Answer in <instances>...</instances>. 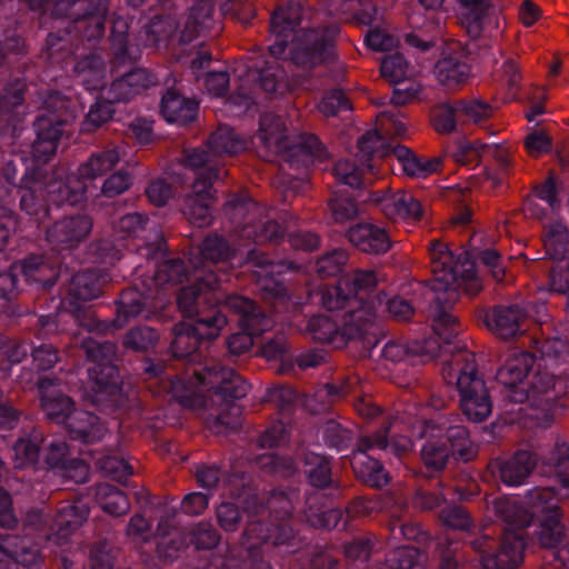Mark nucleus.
I'll list each match as a JSON object with an SVG mask.
<instances>
[{
    "mask_svg": "<svg viewBox=\"0 0 569 569\" xmlns=\"http://www.w3.org/2000/svg\"><path fill=\"white\" fill-rule=\"evenodd\" d=\"M435 73L438 81L448 88L461 84L470 76L467 57L460 50L450 51L437 62Z\"/></svg>",
    "mask_w": 569,
    "mask_h": 569,
    "instance_id": "nucleus-27",
    "label": "nucleus"
},
{
    "mask_svg": "<svg viewBox=\"0 0 569 569\" xmlns=\"http://www.w3.org/2000/svg\"><path fill=\"white\" fill-rule=\"evenodd\" d=\"M126 156L124 146H114L92 153L79 166L81 178L96 179L110 172Z\"/></svg>",
    "mask_w": 569,
    "mask_h": 569,
    "instance_id": "nucleus-29",
    "label": "nucleus"
},
{
    "mask_svg": "<svg viewBox=\"0 0 569 569\" xmlns=\"http://www.w3.org/2000/svg\"><path fill=\"white\" fill-rule=\"evenodd\" d=\"M536 466L535 456L529 451H519L500 467V478L509 486H519Z\"/></svg>",
    "mask_w": 569,
    "mask_h": 569,
    "instance_id": "nucleus-38",
    "label": "nucleus"
},
{
    "mask_svg": "<svg viewBox=\"0 0 569 569\" xmlns=\"http://www.w3.org/2000/svg\"><path fill=\"white\" fill-rule=\"evenodd\" d=\"M173 517L174 515L161 518L157 527V533L161 537L158 542V550L168 558L174 557L179 550L191 543L188 531L171 526Z\"/></svg>",
    "mask_w": 569,
    "mask_h": 569,
    "instance_id": "nucleus-36",
    "label": "nucleus"
},
{
    "mask_svg": "<svg viewBox=\"0 0 569 569\" xmlns=\"http://www.w3.org/2000/svg\"><path fill=\"white\" fill-rule=\"evenodd\" d=\"M24 83L16 80L12 84L4 88L0 94V116L8 113L11 109L23 102Z\"/></svg>",
    "mask_w": 569,
    "mask_h": 569,
    "instance_id": "nucleus-62",
    "label": "nucleus"
},
{
    "mask_svg": "<svg viewBox=\"0 0 569 569\" xmlns=\"http://www.w3.org/2000/svg\"><path fill=\"white\" fill-rule=\"evenodd\" d=\"M403 429V421L391 420L387 428L379 430L372 436H366L359 439L358 452L353 455L351 463L356 475L361 478L363 482L377 488L388 483V473L385 471L381 463L366 452L375 448H390L397 456L410 451L412 442L409 436H402L401 432Z\"/></svg>",
    "mask_w": 569,
    "mask_h": 569,
    "instance_id": "nucleus-8",
    "label": "nucleus"
},
{
    "mask_svg": "<svg viewBox=\"0 0 569 569\" xmlns=\"http://www.w3.org/2000/svg\"><path fill=\"white\" fill-rule=\"evenodd\" d=\"M398 38L383 28L370 30L366 36V43L376 51H389L398 46Z\"/></svg>",
    "mask_w": 569,
    "mask_h": 569,
    "instance_id": "nucleus-61",
    "label": "nucleus"
},
{
    "mask_svg": "<svg viewBox=\"0 0 569 569\" xmlns=\"http://www.w3.org/2000/svg\"><path fill=\"white\" fill-rule=\"evenodd\" d=\"M381 77L390 83H400L412 76L408 62L399 54H391L383 58L380 66Z\"/></svg>",
    "mask_w": 569,
    "mask_h": 569,
    "instance_id": "nucleus-48",
    "label": "nucleus"
},
{
    "mask_svg": "<svg viewBox=\"0 0 569 569\" xmlns=\"http://www.w3.org/2000/svg\"><path fill=\"white\" fill-rule=\"evenodd\" d=\"M38 387L41 392V407L47 417L59 423L64 422L68 415L73 411L71 399L56 389L52 380L43 379Z\"/></svg>",
    "mask_w": 569,
    "mask_h": 569,
    "instance_id": "nucleus-30",
    "label": "nucleus"
},
{
    "mask_svg": "<svg viewBox=\"0 0 569 569\" xmlns=\"http://www.w3.org/2000/svg\"><path fill=\"white\" fill-rule=\"evenodd\" d=\"M82 347L93 362V366L88 369L89 379L83 397L93 405L112 401L120 390L117 369L111 363L116 356V346L112 342H97L88 339L82 341Z\"/></svg>",
    "mask_w": 569,
    "mask_h": 569,
    "instance_id": "nucleus-12",
    "label": "nucleus"
},
{
    "mask_svg": "<svg viewBox=\"0 0 569 569\" xmlns=\"http://www.w3.org/2000/svg\"><path fill=\"white\" fill-rule=\"evenodd\" d=\"M224 306L239 316V325L244 330L228 338L227 346L233 355L248 351L253 343L252 337L272 327L271 319L258 310L248 298L230 296L226 298Z\"/></svg>",
    "mask_w": 569,
    "mask_h": 569,
    "instance_id": "nucleus-15",
    "label": "nucleus"
},
{
    "mask_svg": "<svg viewBox=\"0 0 569 569\" xmlns=\"http://www.w3.org/2000/svg\"><path fill=\"white\" fill-rule=\"evenodd\" d=\"M208 146L212 153L218 156L237 154L247 147L244 139L234 133L232 128L228 126H219L210 136Z\"/></svg>",
    "mask_w": 569,
    "mask_h": 569,
    "instance_id": "nucleus-39",
    "label": "nucleus"
},
{
    "mask_svg": "<svg viewBox=\"0 0 569 569\" xmlns=\"http://www.w3.org/2000/svg\"><path fill=\"white\" fill-rule=\"evenodd\" d=\"M184 277L186 268L180 259H170L160 263L153 277L141 279L134 288L121 293L114 319L116 326L123 327L141 313L147 300L160 297L170 287L180 283Z\"/></svg>",
    "mask_w": 569,
    "mask_h": 569,
    "instance_id": "nucleus-10",
    "label": "nucleus"
},
{
    "mask_svg": "<svg viewBox=\"0 0 569 569\" xmlns=\"http://www.w3.org/2000/svg\"><path fill=\"white\" fill-rule=\"evenodd\" d=\"M365 168L370 170L372 167L365 162H361V166L358 167L350 160H340L336 163L333 172L341 183L350 187H359Z\"/></svg>",
    "mask_w": 569,
    "mask_h": 569,
    "instance_id": "nucleus-51",
    "label": "nucleus"
},
{
    "mask_svg": "<svg viewBox=\"0 0 569 569\" xmlns=\"http://www.w3.org/2000/svg\"><path fill=\"white\" fill-rule=\"evenodd\" d=\"M270 31L273 43L269 50L273 57H281L288 48L290 60L302 68H312L327 59L328 47L339 29L332 27L328 34H320L313 28L310 10L299 2H289L278 8L271 17Z\"/></svg>",
    "mask_w": 569,
    "mask_h": 569,
    "instance_id": "nucleus-4",
    "label": "nucleus"
},
{
    "mask_svg": "<svg viewBox=\"0 0 569 569\" xmlns=\"http://www.w3.org/2000/svg\"><path fill=\"white\" fill-rule=\"evenodd\" d=\"M459 122H463L459 110V101L442 103L432 112V123L439 133L452 132Z\"/></svg>",
    "mask_w": 569,
    "mask_h": 569,
    "instance_id": "nucleus-46",
    "label": "nucleus"
},
{
    "mask_svg": "<svg viewBox=\"0 0 569 569\" xmlns=\"http://www.w3.org/2000/svg\"><path fill=\"white\" fill-rule=\"evenodd\" d=\"M459 110L463 122L471 121L473 123L488 120L493 113L492 107L480 100H459Z\"/></svg>",
    "mask_w": 569,
    "mask_h": 569,
    "instance_id": "nucleus-53",
    "label": "nucleus"
},
{
    "mask_svg": "<svg viewBox=\"0 0 569 569\" xmlns=\"http://www.w3.org/2000/svg\"><path fill=\"white\" fill-rule=\"evenodd\" d=\"M213 196L211 193L210 178L199 177L192 184L191 192L184 198L183 214L196 227H207L212 221L211 204Z\"/></svg>",
    "mask_w": 569,
    "mask_h": 569,
    "instance_id": "nucleus-21",
    "label": "nucleus"
},
{
    "mask_svg": "<svg viewBox=\"0 0 569 569\" xmlns=\"http://www.w3.org/2000/svg\"><path fill=\"white\" fill-rule=\"evenodd\" d=\"M508 529L499 545V548L491 552L493 540L482 537L475 541V549L481 555V569H515L522 561L523 540L522 537Z\"/></svg>",
    "mask_w": 569,
    "mask_h": 569,
    "instance_id": "nucleus-17",
    "label": "nucleus"
},
{
    "mask_svg": "<svg viewBox=\"0 0 569 569\" xmlns=\"http://www.w3.org/2000/svg\"><path fill=\"white\" fill-rule=\"evenodd\" d=\"M46 106L47 112L36 122L37 139L32 144V157L38 162H47L53 157L63 133V126L70 117L62 111L66 101L59 94L50 96Z\"/></svg>",
    "mask_w": 569,
    "mask_h": 569,
    "instance_id": "nucleus-14",
    "label": "nucleus"
},
{
    "mask_svg": "<svg viewBox=\"0 0 569 569\" xmlns=\"http://www.w3.org/2000/svg\"><path fill=\"white\" fill-rule=\"evenodd\" d=\"M563 390L560 376L551 371L547 363H538L525 387L513 390L508 398L513 402H528L532 410L529 417L537 426L547 428L560 411L557 399Z\"/></svg>",
    "mask_w": 569,
    "mask_h": 569,
    "instance_id": "nucleus-9",
    "label": "nucleus"
},
{
    "mask_svg": "<svg viewBox=\"0 0 569 569\" xmlns=\"http://www.w3.org/2000/svg\"><path fill=\"white\" fill-rule=\"evenodd\" d=\"M329 207L331 210L332 219L338 223H343L348 220H351L358 214L357 204L348 197L335 196L330 200Z\"/></svg>",
    "mask_w": 569,
    "mask_h": 569,
    "instance_id": "nucleus-58",
    "label": "nucleus"
},
{
    "mask_svg": "<svg viewBox=\"0 0 569 569\" xmlns=\"http://www.w3.org/2000/svg\"><path fill=\"white\" fill-rule=\"evenodd\" d=\"M432 272L431 290L435 303L431 307L432 329L446 343L456 337L461 326L457 318L447 310L459 296V291L468 295L478 293L482 283L475 270V263L467 254L455 259L448 247L436 240L429 248Z\"/></svg>",
    "mask_w": 569,
    "mask_h": 569,
    "instance_id": "nucleus-3",
    "label": "nucleus"
},
{
    "mask_svg": "<svg viewBox=\"0 0 569 569\" xmlns=\"http://www.w3.org/2000/svg\"><path fill=\"white\" fill-rule=\"evenodd\" d=\"M98 467L112 479L122 482L131 475V467L118 457H103L98 460Z\"/></svg>",
    "mask_w": 569,
    "mask_h": 569,
    "instance_id": "nucleus-59",
    "label": "nucleus"
},
{
    "mask_svg": "<svg viewBox=\"0 0 569 569\" xmlns=\"http://www.w3.org/2000/svg\"><path fill=\"white\" fill-rule=\"evenodd\" d=\"M213 26V7L209 1L197 2L189 11L181 30V40L189 42L194 38L206 34Z\"/></svg>",
    "mask_w": 569,
    "mask_h": 569,
    "instance_id": "nucleus-35",
    "label": "nucleus"
},
{
    "mask_svg": "<svg viewBox=\"0 0 569 569\" xmlns=\"http://www.w3.org/2000/svg\"><path fill=\"white\" fill-rule=\"evenodd\" d=\"M305 472L310 483L325 488L331 482V468L326 457L315 452H308L305 457Z\"/></svg>",
    "mask_w": 569,
    "mask_h": 569,
    "instance_id": "nucleus-44",
    "label": "nucleus"
},
{
    "mask_svg": "<svg viewBox=\"0 0 569 569\" xmlns=\"http://www.w3.org/2000/svg\"><path fill=\"white\" fill-rule=\"evenodd\" d=\"M41 435L32 432L20 438L12 447V461L17 469L33 467L39 460Z\"/></svg>",
    "mask_w": 569,
    "mask_h": 569,
    "instance_id": "nucleus-40",
    "label": "nucleus"
},
{
    "mask_svg": "<svg viewBox=\"0 0 569 569\" xmlns=\"http://www.w3.org/2000/svg\"><path fill=\"white\" fill-rule=\"evenodd\" d=\"M188 532L190 536V542L198 549H210L219 542V535L208 522H199Z\"/></svg>",
    "mask_w": 569,
    "mask_h": 569,
    "instance_id": "nucleus-56",
    "label": "nucleus"
},
{
    "mask_svg": "<svg viewBox=\"0 0 569 569\" xmlns=\"http://www.w3.org/2000/svg\"><path fill=\"white\" fill-rule=\"evenodd\" d=\"M231 219L241 224L240 237L264 242L282 234L280 226L262 214L261 208L251 200L232 199L227 203Z\"/></svg>",
    "mask_w": 569,
    "mask_h": 569,
    "instance_id": "nucleus-16",
    "label": "nucleus"
},
{
    "mask_svg": "<svg viewBox=\"0 0 569 569\" xmlns=\"http://www.w3.org/2000/svg\"><path fill=\"white\" fill-rule=\"evenodd\" d=\"M453 160L467 167L476 166L482 158L481 146L479 141L460 142L452 153Z\"/></svg>",
    "mask_w": 569,
    "mask_h": 569,
    "instance_id": "nucleus-60",
    "label": "nucleus"
},
{
    "mask_svg": "<svg viewBox=\"0 0 569 569\" xmlns=\"http://www.w3.org/2000/svg\"><path fill=\"white\" fill-rule=\"evenodd\" d=\"M7 548L10 558L26 567L33 566L40 560L39 548L29 538L7 537Z\"/></svg>",
    "mask_w": 569,
    "mask_h": 569,
    "instance_id": "nucleus-43",
    "label": "nucleus"
},
{
    "mask_svg": "<svg viewBox=\"0 0 569 569\" xmlns=\"http://www.w3.org/2000/svg\"><path fill=\"white\" fill-rule=\"evenodd\" d=\"M418 560V551L413 547H399L388 558L389 569H411Z\"/></svg>",
    "mask_w": 569,
    "mask_h": 569,
    "instance_id": "nucleus-63",
    "label": "nucleus"
},
{
    "mask_svg": "<svg viewBox=\"0 0 569 569\" xmlns=\"http://www.w3.org/2000/svg\"><path fill=\"white\" fill-rule=\"evenodd\" d=\"M392 153L401 163L403 172L411 178L426 179L427 177L438 172L441 168L442 160L440 158H422L413 154L403 146H396Z\"/></svg>",
    "mask_w": 569,
    "mask_h": 569,
    "instance_id": "nucleus-34",
    "label": "nucleus"
},
{
    "mask_svg": "<svg viewBox=\"0 0 569 569\" xmlns=\"http://www.w3.org/2000/svg\"><path fill=\"white\" fill-rule=\"evenodd\" d=\"M536 365L532 355L528 352H513L498 369L497 380L508 388V395L516 389L525 387Z\"/></svg>",
    "mask_w": 569,
    "mask_h": 569,
    "instance_id": "nucleus-23",
    "label": "nucleus"
},
{
    "mask_svg": "<svg viewBox=\"0 0 569 569\" xmlns=\"http://www.w3.org/2000/svg\"><path fill=\"white\" fill-rule=\"evenodd\" d=\"M156 83V77L148 70L136 69L114 80L103 97L109 102L127 101Z\"/></svg>",
    "mask_w": 569,
    "mask_h": 569,
    "instance_id": "nucleus-24",
    "label": "nucleus"
},
{
    "mask_svg": "<svg viewBox=\"0 0 569 569\" xmlns=\"http://www.w3.org/2000/svg\"><path fill=\"white\" fill-rule=\"evenodd\" d=\"M201 256L211 262L226 261L236 253L231 250L226 240L217 234L209 236L202 242Z\"/></svg>",
    "mask_w": 569,
    "mask_h": 569,
    "instance_id": "nucleus-49",
    "label": "nucleus"
},
{
    "mask_svg": "<svg viewBox=\"0 0 569 569\" xmlns=\"http://www.w3.org/2000/svg\"><path fill=\"white\" fill-rule=\"evenodd\" d=\"M68 182L44 177L39 170H30L22 178L20 192L21 209L37 221L48 213L46 198L53 203L76 204L83 198L82 186L71 188Z\"/></svg>",
    "mask_w": 569,
    "mask_h": 569,
    "instance_id": "nucleus-11",
    "label": "nucleus"
},
{
    "mask_svg": "<svg viewBox=\"0 0 569 569\" xmlns=\"http://www.w3.org/2000/svg\"><path fill=\"white\" fill-rule=\"evenodd\" d=\"M202 338L193 331L189 322H181L174 327V338L171 343L174 357L182 358L197 350Z\"/></svg>",
    "mask_w": 569,
    "mask_h": 569,
    "instance_id": "nucleus-45",
    "label": "nucleus"
},
{
    "mask_svg": "<svg viewBox=\"0 0 569 569\" xmlns=\"http://www.w3.org/2000/svg\"><path fill=\"white\" fill-rule=\"evenodd\" d=\"M257 152L266 160L282 156L290 168L308 167L327 159L325 147L313 134L303 133L290 143L283 120L272 113L260 118Z\"/></svg>",
    "mask_w": 569,
    "mask_h": 569,
    "instance_id": "nucleus-6",
    "label": "nucleus"
},
{
    "mask_svg": "<svg viewBox=\"0 0 569 569\" xmlns=\"http://www.w3.org/2000/svg\"><path fill=\"white\" fill-rule=\"evenodd\" d=\"M158 333L149 327L131 329L124 337L123 343L133 350H148L158 341Z\"/></svg>",
    "mask_w": 569,
    "mask_h": 569,
    "instance_id": "nucleus-54",
    "label": "nucleus"
},
{
    "mask_svg": "<svg viewBox=\"0 0 569 569\" xmlns=\"http://www.w3.org/2000/svg\"><path fill=\"white\" fill-rule=\"evenodd\" d=\"M526 315L517 306L497 307L486 316V325L498 337L508 339L520 331Z\"/></svg>",
    "mask_w": 569,
    "mask_h": 569,
    "instance_id": "nucleus-28",
    "label": "nucleus"
},
{
    "mask_svg": "<svg viewBox=\"0 0 569 569\" xmlns=\"http://www.w3.org/2000/svg\"><path fill=\"white\" fill-rule=\"evenodd\" d=\"M261 88L269 93L282 94L289 89L284 71L279 67H269L259 76Z\"/></svg>",
    "mask_w": 569,
    "mask_h": 569,
    "instance_id": "nucleus-55",
    "label": "nucleus"
},
{
    "mask_svg": "<svg viewBox=\"0 0 569 569\" xmlns=\"http://www.w3.org/2000/svg\"><path fill=\"white\" fill-rule=\"evenodd\" d=\"M358 147L362 157L361 162L370 164V158L378 156L385 157L389 153L388 147L385 146L381 134L377 130L368 131L358 140Z\"/></svg>",
    "mask_w": 569,
    "mask_h": 569,
    "instance_id": "nucleus-50",
    "label": "nucleus"
},
{
    "mask_svg": "<svg viewBox=\"0 0 569 569\" xmlns=\"http://www.w3.org/2000/svg\"><path fill=\"white\" fill-rule=\"evenodd\" d=\"M442 436L449 446L450 453H456L463 460L471 459L473 456V446L465 427L449 426L446 428V433Z\"/></svg>",
    "mask_w": 569,
    "mask_h": 569,
    "instance_id": "nucleus-47",
    "label": "nucleus"
},
{
    "mask_svg": "<svg viewBox=\"0 0 569 569\" xmlns=\"http://www.w3.org/2000/svg\"><path fill=\"white\" fill-rule=\"evenodd\" d=\"M100 507L112 516H121L129 511L130 503L122 491L108 483H101L96 491Z\"/></svg>",
    "mask_w": 569,
    "mask_h": 569,
    "instance_id": "nucleus-42",
    "label": "nucleus"
},
{
    "mask_svg": "<svg viewBox=\"0 0 569 569\" xmlns=\"http://www.w3.org/2000/svg\"><path fill=\"white\" fill-rule=\"evenodd\" d=\"M63 423H66L72 438L83 442H96L102 439L104 435V427L98 418L83 410H73Z\"/></svg>",
    "mask_w": 569,
    "mask_h": 569,
    "instance_id": "nucleus-31",
    "label": "nucleus"
},
{
    "mask_svg": "<svg viewBox=\"0 0 569 569\" xmlns=\"http://www.w3.org/2000/svg\"><path fill=\"white\" fill-rule=\"evenodd\" d=\"M549 466L565 488H569V446L558 445L549 458Z\"/></svg>",
    "mask_w": 569,
    "mask_h": 569,
    "instance_id": "nucleus-52",
    "label": "nucleus"
},
{
    "mask_svg": "<svg viewBox=\"0 0 569 569\" xmlns=\"http://www.w3.org/2000/svg\"><path fill=\"white\" fill-rule=\"evenodd\" d=\"M459 21L471 38L492 34L500 27L499 16L492 0H458Z\"/></svg>",
    "mask_w": 569,
    "mask_h": 569,
    "instance_id": "nucleus-19",
    "label": "nucleus"
},
{
    "mask_svg": "<svg viewBox=\"0 0 569 569\" xmlns=\"http://www.w3.org/2000/svg\"><path fill=\"white\" fill-rule=\"evenodd\" d=\"M405 423L402 436H409L412 440L413 437H429L427 442L421 449V458L426 467L440 470L442 469L450 456V449L442 436L443 427L429 426L425 420H417L412 422L407 418H395Z\"/></svg>",
    "mask_w": 569,
    "mask_h": 569,
    "instance_id": "nucleus-18",
    "label": "nucleus"
},
{
    "mask_svg": "<svg viewBox=\"0 0 569 569\" xmlns=\"http://www.w3.org/2000/svg\"><path fill=\"white\" fill-rule=\"evenodd\" d=\"M348 260L347 251L342 249L333 250L330 253L322 256L316 264V271L320 276H335L346 264Z\"/></svg>",
    "mask_w": 569,
    "mask_h": 569,
    "instance_id": "nucleus-57",
    "label": "nucleus"
},
{
    "mask_svg": "<svg viewBox=\"0 0 569 569\" xmlns=\"http://www.w3.org/2000/svg\"><path fill=\"white\" fill-rule=\"evenodd\" d=\"M89 516V507L82 500L69 502L61 506L54 519V533L49 540L57 545H63L69 537L87 520Z\"/></svg>",
    "mask_w": 569,
    "mask_h": 569,
    "instance_id": "nucleus-26",
    "label": "nucleus"
},
{
    "mask_svg": "<svg viewBox=\"0 0 569 569\" xmlns=\"http://www.w3.org/2000/svg\"><path fill=\"white\" fill-rule=\"evenodd\" d=\"M198 103L174 90H169L161 101V113L168 122L186 124L196 119Z\"/></svg>",
    "mask_w": 569,
    "mask_h": 569,
    "instance_id": "nucleus-33",
    "label": "nucleus"
},
{
    "mask_svg": "<svg viewBox=\"0 0 569 569\" xmlns=\"http://www.w3.org/2000/svg\"><path fill=\"white\" fill-rule=\"evenodd\" d=\"M100 295V284L98 277L92 271L81 272L72 278L70 287L71 299L68 302L71 309V316L77 322L86 328H90V323H83L80 319V307L76 306L72 300L89 301L96 299Z\"/></svg>",
    "mask_w": 569,
    "mask_h": 569,
    "instance_id": "nucleus-32",
    "label": "nucleus"
},
{
    "mask_svg": "<svg viewBox=\"0 0 569 569\" xmlns=\"http://www.w3.org/2000/svg\"><path fill=\"white\" fill-rule=\"evenodd\" d=\"M371 200L391 219L419 220L422 218V206L410 192L403 190L382 194L377 192Z\"/></svg>",
    "mask_w": 569,
    "mask_h": 569,
    "instance_id": "nucleus-22",
    "label": "nucleus"
},
{
    "mask_svg": "<svg viewBox=\"0 0 569 569\" xmlns=\"http://www.w3.org/2000/svg\"><path fill=\"white\" fill-rule=\"evenodd\" d=\"M348 238L356 248L369 254H382L391 248L387 231L372 223H358L351 227Z\"/></svg>",
    "mask_w": 569,
    "mask_h": 569,
    "instance_id": "nucleus-25",
    "label": "nucleus"
},
{
    "mask_svg": "<svg viewBox=\"0 0 569 569\" xmlns=\"http://www.w3.org/2000/svg\"><path fill=\"white\" fill-rule=\"evenodd\" d=\"M250 386L232 369L213 366L203 373L194 372L193 380L171 381L173 397L184 407L206 408L207 425L217 433L234 430L241 425V409L232 399L244 397Z\"/></svg>",
    "mask_w": 569,
    "mask_h": 569,
    "instance_id": "nucleus-2",
    "label": "nucleus"
},
{
    "mask_svg": "<svg viewBox=\"0 0 569 569\" xmlns=\"http://www.w3.org/2000/svg\"><path fill=\"white\" fill-rule=\"evenodd\" d=\"M196 284L183 288L178 296V307L181 312L192 320L193 331L202 339H214L227 325L226 316L210 305L211 300L218 301V292L222 282L213 270L206 267L196 268Z\"/></svg>",
    "mask_w": 569,
    "mask_h": 569,
    "instance_id": "nucleus-7",
    "label": "nucleus"
},
{
    "mask_svg": "<svg viewBox=\"0 0 569 569\" xmlns=\"http://www.w3.org/2000/svg\"><path fill=\"white\" fill-rule=\"evenodd\" d=\"M76 77L88 90L106 89L107 70L103 60L90 56L79 61L74 68Z\"/></svg>",
    "mask_w": 569,
    "mask_h": 569,
    "instance_id": "nucleus-37",
    "label": "nucleus"
},
{
    "mask_svg": "<svg viewBox=\"0 0 569 569\" xmlns=\"http://www.w3.org/2000/svg\"><path fill=\"white\" fill-rule=\"evenodd\" d=\"M130 184V174L127 171L118 170L104 180L101 191L106 197H114L128 190Z\"/></svg>",
    "mask_w": 569,
    "mask_h": 569,
    "instance_id": "nucleus-64",
    "label": "nucleus"
},
{
    "mask_svg": "<svg viewBox=\"0 0 569 569\" xmlns=\"http://www.w3.org/2000/svg\"><path fill=\"white\" fill-rule=\"evenodd\" d=\"M471 355H463L466 365L458 367L460 360L448 365L442 369L443 379L451 383L456 380L457 388L461 396V409L468 419L479 422L485 420L491 412V402L483 381L477 377Z\"/></svg>",
    "mask_w": 569,
    "mask_h": 569,
    "instance_id": "nucleus-13",
    "label": "nucleus"
},
{
    "mask_svg": "<svg viewBox=\"0 0 569 569\" xmlns=\"http://www.w3.org/2000/svg\"><path fill=\"white\" fill-rule=\"evenodd\" d=\"M108 0H76L71 4V12L69 16L74 19L80 18V11L84 10V16L90 17L91 23L94 26V31L90 37H99L103 33V16L107 12Z\"/></svg>",
    "mask_w": 569,
    "mask_h": 569,
    "instance_id": "nucleus-41",
    "label": "nucleus"
},
{
    "mask_svg": "<svg viewBox=\"0 0 569 569\" xmlns=\"http://www.w3.org/2000/svg\"><path fill=\"white\" fill-rule=\"evenodd\" d=\"M559 498L553 488H535L528 491L520 503L509 498L493 500L496 513L510 527H527L536 518L540 522L538 539L545 548H557L563 540L565 529L560 522Z\"/></svg>",
    "mask_w": 569,
    "mask_h": 569,
    "instance_id": "nucleus-5",
    "label": "nucleus"
},
{
    "mask_svg": "<svg viewBox=\"0 0 569 569\" xmlns=\"http://www.w3.org/2000/svg\"><path fill=\"white\" fill-rule=\"evenodd\" d=\"M92 221L86 214L66 217L54 222L46 233L47 241L60 249H72L90 233Z\"/></svg>",
    "mask_w": 569,
    "mask_h": 569,
    "instance_id": "nucleus-20",
    "label": "nucleus"
},
{
    "mask_svg": "<svg viewBox=\"0 0 569 569\" xmlns=\"http://www.w3.org/2000/svg\"><path fill=\"white\" fill-rule=\"evenodd\" d=\"M379 281L376 271L355 270L342 276L336 286L323 287L317 296L329 315L313 317L308 325L312 338L342 348L348 340L373 333L381 300L375 293Z\"/></svg>",
    "mask_w": 569,
    "mask_h": 569,
    "instance_id": "nucleus-1",
    "label": "nucleus"
}]
</instances>
